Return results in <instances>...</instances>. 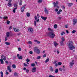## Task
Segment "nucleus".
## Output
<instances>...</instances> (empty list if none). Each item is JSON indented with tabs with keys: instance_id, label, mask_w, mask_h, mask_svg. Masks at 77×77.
Segmentation results:
<instances>
[{
	"instance_id": "f257e3e1",
	"label": "nucleus",
	"mask_w": 77,
	"mask_h": 77,
	"mask_svg": "<svg viewBox=\"0 0 77 77\" xmlns=\"http://www.w3.org/2000/svg\"><path fill=\"white\" fill-rule=\"evenodd\" d=\"M49 31H51V32H49L48 33L49 36H50L51 38H53L55 36V34L54 33V32H54V30L53 29H51V28H48V29Z\"/></svg>"
},
{
	"instance_id": "f03ea898",
	"label": "nucleus",
	"mask_w": 77,
	"mask_h": 77,
	"mask_svg": "<svg viewBox=\"0 0 77 77\" xmlns=\"http://www.w3.org/2000/svg\"><path fill=\"white\" fill-rule=\"evenodd\" d=\"M69 44H68V48L70 50H72L73 49H75V47L73 45V43L71 41L69 42Z\"/></svg>"
},
{
	"instance_id": "7ed1b4c3",
	"label": "nucleus",
	"mask_w": 77,
	"mask_h": 77,
	"mask_svg": "<svg viewBox=\"0 0 77 77\" xmlns=\"http://www.w3.org/2000/svg\"><path fill=\"white\" fill-rule=\"evenodd\" d=\"M33 50L34 52L37 54H40V51L38 48L37 47H35L33 48Z\"/></svg>"
},
{
	"instance_id": "20e7f679",
	"label": "nucleus",
	"mask_w": 77,
	"mask_h": 77,
	"mask_svg": "<svg viewBox=\"0 0 77 77\" xmlns=\"http://www.w3.org/2000/svg\"><path fill=\"white\" fill-rule=\"evenodd\" d=\"M53 4L54 5V7H56V6L57 8H59V7H58L59 6V2L57 1H56V2H54L53 3Z\"/></svg>"
},
{
	"instance_id": "39448f33",
	"label": "nucleus",
	"mask_w": 77,
	"mask_h": 77,
	"mask_svg": "<svg viewBox=\"0 0 77 77\" xmlns=\"http://www.w3.org/2000/svg\"><path fill=\"white\" fill-rule=\"evenodd\" d=\"M37 17H38H38H36V16H35V20L36 21V22H37V23H38L39 21V14H37Z\"/></svg>"
},
{
	"instance_id": "423d86ee",
	"label": "nucleus",
	"mask_w": 77,
	"mask_h": 77,
	"mask_svg": "<svg viewBox=\"0 0 77 77\" xmlns=\"http://www.w3.org/2000/svg\"><path fill=\"white\" fill-rule=\"evenodd\" d=\"M28 30L29 32L31 33H33V29L32 28H28Z\"/></svg>"
},
{
	"instance_id": "0eeeda50",
	"label": "nucleus",
	"mask_w": 77,
	"mask_h": 77,
	"mask_svg": "<svg viewBox=\"0 0 77 77\" xmlns=\"http://www.w3.org/2000/svg\"><path fill=\"white\" fill-rule=\"evenodd\" d=\"M26 5H25L22 7L21 8V12H23L24 11V9H25V7H26Z\"/></svg>"
},
{
	"instance_id": "6e6552de",
	"label": "nucleus",
	"mask_w": 77,
	"mask_h": 77,
	"mask_svg": "<svg viewBox=\"0 0 77 77\" xmlns=\"http://www.w3.org/2000/svg\"><path fill=\"white\" fill-rule=\"evenodd\" d=\"M7 70L9 71L10 72H12V69H11V65H9L7 67Z\"/></svg>"
},
{
	"instance_id": "1a4fd4ad",
	"label": "nucleus",
	"mask_w": 77,
	"mask_h": 77,
	"mask_svg": "<svg viewBox=\"0 0 77 77\" xmlns=\"http://www.w3.org/2000/svg\"><path fill=\"white\" fill-rule=\"evenodd\" d=\"M72 22L73 25H75L77 23V19H73Z\"/></svg>"
},
{
	"instance_id": "9d476101",
	"label": "nucleus",
	"mask_w": 77,
	"mask_h": 77,
	"mask_svg": "<svg viewBox=\"0 0 77 77\" xmlns=\"http://www.w3.org/2000/svg\"><path fill=\"white\" fill-rule=\"evenodd\" d=\"M36 67H33L32 69V72H36Z\"/></svg>"
},
{
	"instance_id": "9b49d317",
	"label": "nucleus",
	"mask_w": 77,
	"mask_h": 77,
	"mask_svg": "<svg viewBox=\"0 0 77 77\" xmlns=\"http://www.w3.org/2000/svg\"><path fill=\"white\" fill-rule=\"evenodd\" d=\"M44 12L45 13H46L47 14H48V11L47 10V9L46 8H45Z\"/></svg>"
},
{
	"instance_id": "f8f14e48",
	"label": "nucleus",
	"mask_w": 77,
	"mask_h": 77,
	"mask_svg": "<svg viewBox=\"0 0 77 77\" xmlns=\"http://www.w3.org/2000/svg\"><path fill=\"white\" fill-rule=\"evenodd\" d=\"M13 29L14 31H15L16 32H19L20 31V30L19 29H17L16 28L14 27Z\"/></svg>"
},
{
	"instance_id": "ddd939ff",
	"label": "nucleus",
	"mask_w": 77,
	"mask_h": 77,
	"mask_svg": "<svg viewBox=\"0 0 77 77\" xmlns=\"http://www.w3.org/2000/svg\"><path fill=\"white\" fill-rule=\"evenodd\" d=\"M41 17L42 20H44V21H46V20H47V17H43L42 16H41Z\"/></svg>"
},
{
	"instance_id": "4468645a",
	"label": "nucleus",
	"mask_w": 77,
	"mask_h": 77,
	"mask_svg": "<svg viewBox=\"0 0 77 77\" xmlns=\"http://www.w3.org/2000/svg\"><path fill=\"white\" fill-rule=\"evenodd\" d=\"M12 3L11 2H9L8 4V6H9V7H11L12 6Z\"/></svg>"
},
{
	"instance_id": "2eb2a0df",
	"label": "nucleus",
	"mask_w": 77,
	"mask_h": 77,
	"mask_svg": "<svg viewBox=\"0 0 77 77\" xmlns=\"http://www.w3.org/2000/svg\"><path fill=\"white\" fill-rule=\"evenodd\" d=\"M0 62H1V64H3L4 62H3V59L1 58L0 59Z\"/></svg>"
},
{
	"instance_id": "dca6fc26",
	"label": "nucleus",
	"mask_w": 77,
	"mask_h": 77,
	"mask_svg": "<svg viewBox=\"0 0 77 77\" xmlns=\"http://www.w3.org/2000/svg\"><path fill=\"white\" fill-rule=\"evenodd\" d=\"M60 45L61 46H63V41H61L60 42Z\"/></svg>"
},
{
	"instance_id": "f3484780",
	"label": "nucleus",
	"mask_w": 77,
	"mask_h": 77,
	"mask_svg": "<svg viewBox=\"0 0 77 77\" xmlns=\"http://www.w3.org/2000/svg\"><path fill=\"white\" fill-rule=\"evenodd\" d=\"M74 64V63H72L71 62L69 63V66H72V65Z\"/></svg>"
},
{
	"instance_id": "a211bd4d",
	"label": "nucleus",
	"mask_w": 77,
	"mask_h": 77,
	"mask_svg": "<svg viewBox=\"0 0 77 77\" xmlns=\"http://www.w3.org/2000/svg\"><path fill=\"white\" fill-rule=\"evenodd\" d=\"M72 5H73L72 3H68V6L69 7H71Z\"/></svg>"
},
{
	"instance_id": "6ab92c4d",
	"label": "nucleus",
	"mask_w": 77,
	"mask_h": 77,
	"mask_svg": "<svg viewBox=\"0 0 77 77\" xmlns=\"http://www.w3.org/2000/svg\"><path fill=\"white\" fill-rule=\"evenodd\" d=\"M54 45L55 47H56L57 45H58V44L56 42H54Z\"/></svg>"
},
{
	"instance_id": "aec40b11",
	"label": "nucleus",
	"mask_w": 77,
	"mask_h": 77,
	"mask_svg": "<svg viewBox=\"0 0 77 77\" xmlns=\"http://www.w3.org/2000/svg\"><path fill=\"white\" fill-rule=\"evenodd\" d=\"M26 15L28 17H29L30 16V14L28 12L26 13Z\"/></svg>"
},
{
	"instance_id": "412c9836",
	"label": "nucleus",
	"mask_w": 77,
	"mask_h": 77,
	"mask_svg": "<svg viewBox=\"0 0 77 77\" xmlns=\"http://www.w3.org/2000/svg\"><path fill=\"white\" fill-rule=\"evenodd\" d=\"M56 61H54V63H55V66H57L58 64L57 63H56Z\"/></svg>"
},
{
	"instance_id": "4be33fe9",
	"label": "nucleus",
	"mask_w": 77,
	"mask_h": 77,
	"mask_svg": "<svg viewBox=\"0 0 77 77\" xmlns=\"http://www.w3.org/2000/svg\"><path fill=\"white\" fill-rule=\"evenodd\" d=\"M17 9V8H14V9L13 10V12L14 13H15V10Z\"/></svg>"
},
{
	"instance_id": "5701e85b",
	"label": "nucleus",
	"mask_w": 77,
	"mask_h": 77,
	"mask_svg": "<svg viewBox=\"0 0 77 77\" xmlns=\"http://www.w3.org/2000/svg\"><path fill=\"white\" fill-rule=\"evenodd\" d=\"M59 70L60 71H65V69H63L62 68H60Z\"/></svg>"
},
{
	"instance_id": "b1692460",
	"label": "nucleus",
	"mask_w": 77,
	"mask_h": 77,
	"mask_svg": "<svg viewBox=\"0 0 77 77\" xmlns=\"http://www.w3.org/2000/svg\"><path fill=\"white\" fill-rule=\"evenodd\" d=\"M34 42H37L38 44H39L40 43V42L38 41V40H34Z\"/></svg>"
},
{
	"instance_id": "393cba45",
	"label": "nucleus",
	"mask_w": 77,
	"mask_h": 77,
	"mask_svg": "<svg viewBox=\"0 0 77 77\" xmlns=\"http://www.w3.org/2000/svg\"><path fill=\"white\" fill-rule=\"evenodd\" d=\"M49 58H47L45 61V63H47V62H48L49 61Z\"/></svg>"
},
{
	"instance_id": "a878e982",
	"label": "nucleus",
	"mask_w": 77,
	"mask_h": 77,
	"mask_svg": "<svg viewBox=\"0 0 77 77\" xmlns=\"http://www.w3.org/2000/svg\"><path fill=\"white\" fill-rule=\"evenodd\" d=\"M1 75V77H3V72H0Z\"/></svg>"
},
{
	"instance_id": "bb28decb",
	"label": "nucleus",
	"mask_w": 77,
	"mask_h": 77,
	"mask_svg": "<svg viewBox=\"0 0 77 77\" xmlns=\"http://www.w3.org/2000/svg\"><path fill=\"white\" fill-rule=\"evenodd\" d=\"M12 66L14 69L16 68V65H15V64H13L12 65Z\"/></svg>"
},
{
	"instance_id": "cd10ccee",
	"label": "nucleus",
	"mask_w": 77,
	"mask_h": 77,
	"mask_svg": "<svg viewBox=\"0 0 77 77\" xmlns=\"http://www.w3.org/2000/svg\"><path fill=\"white\" fill-rule=\"evenodd\" d=\"M5 44H6L7 45H9L11 44L9 42H6Z\"/></svg>"
},
{
	"instance_id": "c85d7f7f",
	"label": "nucleus",
	"mask_w": 77,
	"mask_h": 77,
	"mask_svg": "<svg viewBox=\"0 0 77 77\" xmlns=\"http://www.w3.org/2000/svg\"><path fill=\"white\" fill-rule=\"evenodd\" d=\"M18 59H23V56H20L19 57H18Z\"/></svg>"
},
{
	"instance_id": "c756f323",
	"label": "nucleus",
	"mask_w": 77,
	"mask_h": 77,
	"mask_svg": "<svg viewBox=\"0 0 77 77\" xmlns=\"http://www.w3.org/2000/svg\"><path fill=\"white\" fill-rule=\"evenodd\" d=\"M58 71L59 70H58V69H55V73H57Z\"/></svg>"
},
{
	"instance_id": "7c9ffc66",
	"label": "nucleus",
	"mask_w": 77,
	"mask_h": 77,
	"mask_svg": "<svg viewBox=\"0 0 77 77\" xmlns=\"http://www.w3.org/2000/svg\"><path fill=\"white\" fill-rule=\"evenodd\" d=\"M6 36H7V37H9V32L7 33Z\"/></svg>"
},
{
	"instance_id": "2f4dec72",
	"label": "nucleus",
	"mask_w": 77,
	"mask_h": 77,
	"mask_svg": "<svg viewBox=\"0 0 77 77\" xmlns=\"http://www.w3.org/2000/svg\"><path fill=\"white\" fill-rule=\"evenodd\" d=\"M54 29H56L57 27V25L56 24H55L54 25Z\"/></svg>"
},
{
	"instance_id": "473e14b6",
	"label": "nucleus",
	"mask_w": 77,
	"mask_h": 77,
	"mask_svg": "<svg viewBox=\"0 0 77 77\" xmlns=\"http://www.w3.org/2000/svg\"><path fill=\"white\" fill-rule=\"evenodd\" d=\"M61 39L62 40V41H63V42H64L65 41V38L64 37H62L61 38Z\"/></svg>"
},
{
	"instance_id": "72a5a7b5",
	"label": "nucleus",
	"mask_w": 77,
	"mask_h": 77,
	"mask_svg": "<svg viewBox=\"0 0 77 77\" xmlns=\"http://www.w3.org/2000/svg\"><path fill=\"white\" fill-rule=\"evenodd\" d=\"M76 32V31L74 30H73L72 32V33H75Z\"/></svg>"
},
{
	"instance_id": "f704fd0d",
	"label": "nucleus",
	"mask_w": 77,
	"mask_h": 77,
	"mask_svg": "<svg viewBox=\"0 0 77 77\" xmlns=\"http://www.w3.org/2000/svg\"><path fill=\"white\" fill-rule=\"evenodd\" d=\"M14 76H18V73H17L16 72H15L14 73Z\"/></svg>"
},
{
	"instance_id": "c9c22d12",
	"label": "nucleus",
	"mask_w": 77,
	"mask_h": 77,
	"mask_svg": "<svg viewBox=\"0 0 77 77\" xmlns=\"http://www.w3.org/2000/svg\"><path fill=\"white\" fill-rule=\"evenodd\" d=\"M35 66V63H32L31 64V66L33 67H34Z\"/></svg>"
},
{
	"instance_id": "e433bc0d",
	"label": "nucleus",
	"mask_w": 77,
	"mask_h": 77,
	"mask_svg": "<svg viewBox=\"0 0 77 77\" xmlns=\"http://www.w3.org/2000/svg\"><path fill=\"white\" fill-rule=\"evenodd\" d=\"M3 60L4 61H5L6 60V56H4V58H3Z\"/></svg>"
},
{
	"instance_id": "4c0bfd02",
	"label": "nucleus",
	"mask_w": 77,
	"mask_h": 77,
	"mask_svg": "<svg viewBox=\"0 0 77 77\" xmlns=\"http://www.w3.org/2000/svg\"><path fill=\"white\" fill-rule=\"evenodd\" d=\"M28 44H32V42L31 41H29L28 42Z\"/></svg>"
},
{
	"instance_id": "58836bf2",
	"label": "nucleus",
	"mask_w": 77,
	"mask_h": 77,
	"mask_svg": "<svg viewBox=\"0 0 77 77\" xmlns=\"http://www.w3.org/2000/svg\"><path fill=\"white\" fill-rule=\"evenodd\" d=\"M34 25L35 26H36V20L34 21Z\"/></svg>"
},
{
	"instance_id": "ea45409f",
	"label": "nucleus",
	"mask_w": 77,
	"mask_h": 77,
	"mask_svg": "<svg viewBox=\"0 0 77 77\" xmlns=\"http://www.w3.org/2000/svg\"><path fill=\"white\" fill-rule=\"evenodd\" d=\"M63 34H65V32H61V36H63Z\"/></svg>"
},
{
	"instance_id": "a19ab883",
	"label": "nucleus",
	"mask_w": 77,
	"mask_h": 77,
	"mask_svg": "<svg viewBox=\"0 0 77 77\" xmlns=\"http://www.w3.org/2000/svg\"><path fill=\"white\" fill-rule=\"evenodd\" d=\"M68 25H65V28H68Z\"/></svg>"
},
{
	"instance_id": "79ce46f5",
	"label": "nucleus",
	"mask_w": 77,
	"mask_h": 77,
	"mask_svg": "<svg viewBox=\"0 0 77 77\" xmlns=\"http://www.w3.org/2000/svg\"><path fill=\"white\" fill-rule=\"evenodd\" d=\"M17 6H18V5H17V4L14 5V7H15V8H17Z\"/></svg>"
},
{
	"instance_id": "37998d69",
	"label": "nucleus",
	"mask_w": 77,
	"mask_h": 77,
	"mask_svg": "<svg viewBox=\"0 0 77 77\" xmlns=\"http://www.w3.org/2000/svg\"><path fill=\"white\" fill-rule=\"evenodd\" d=\"M26 62H30V59L27 58L26 59Z\"/></svg>"
},
{
	"instance_id": "c03bdc74",
	"label": "nucleus",
	"mask_w": 77,
	"mask_h": 77,
	"mask_svg": "<svg viewBox=\"0 0 77 77\" xmlns=\"http://www.w3.org/2000/svg\"><path fill=\"white\" fill-rule=\"evenodd\" d=\"M42 0H38V3H42Z\"/></svg>"
},
{
	"instance_id": "a18cd8bd",
	"label": "nucleus",
	"mask_w": 77,
	"mask_h": 77,
	"mask_svg": "<svg viewBox=\"0 0 77 77\" xmlns=\"http://www.w3.org/2000/svg\"><path fill=\"white\" fill-rule=\"evenodd\" d=\"M58 64L59 65H62V62H59L58 63Z\"/></svg>"
},
{
	"instance_id": "49530a36",
	"label": "nucleus",
	"mask_w": 77,
	"mask_h": 77,
	"mask_svg": "<svg viewBox=\"0 0 77 77\" xmlns=\"http://www.w3.org/2000/svg\"><path fill=\"white\" fill-rule=\"evenodd\" d=\"M9 23H10V21H8L7 22V24H9Z\"/></svg>"
},
{
	"instance_id": "de8ad7c7",
	"label": "nucleus",
	"mask_w": 77,
	"mask_h": 77,
	"mask_svg": "<svg viewBox=\"0 0 77 77\" xmlns=\"http://www.w3.org/2000/svg\"><path fill=\"white\" fill-rule=\"evenodd\" d=\"M26 72H27V73H28V72H29V70L28 69H26Z\"/></svg>"
},
{
	"instance_id": "09e8293b",
	"label": "nucleus",
	"mask_w": 77,
	"mask_h": 77,
	"mask_svg": "<svg viewBox=\"0 0 77 77\" xmlns=\"http://www.w3.org/2000/svg\"><path fill=\"white\" fill-rule=\"evenodd\" d=\"M29 53L31 54H33V52H32V51H30L29 52Z\"/></svg>"
},
{
	"instance_id": "8fccbe9b",
	"label": "nucleus",
	"mask_w": 77,
	"mask_h": 77,
	"mask_svg": "<svg viewBox=\"0 0 77 77\" xmlns=\"http://www.w3.org/2000/svg\"><path fill=\"white\" fill-rule=\"evenodd\" d=\"M40 58H41V57L40 56H38L37 57V59H39Z\"/></svg>"
},
{
	"instance_id": "3c124183",
	"label": "nucleus",
	"mask_w": 77,
	"mask_h": 77,
	"mask_svg": "<svg viewBox=\"0 0 77 77\" xmlns=\"http://www.w3.org/2000/svg\"><path fill=\"white\" fill-rule=\"evenodd\" d=\"M49 77H55V76L53 75H50L49 76Z\"/></svg>"
},
{
	"instance_id": "603ef678",
	"label": "nucleus",
	"mask_w": 77,
	"mask_h": 77,
	"mask_svg": "<svg viewBox=\"0 0 77 77\" xmlns=\"http://www.w3.org/2000/svg\"><path fill=\"white\" fill-rule=\"evenodd\" d=\"M50 70L51 71H53V68L52 67H51L50 69Z\"/></svg>"
},
{
	"instance_id": "864d4df0",
	"label": "nucleus",
	"mask_w": 77,
	"mask_h": 77,
	"mask_svg": "<svg viewBox=\"0 0 77 77\" xmlns=\"http://www.w3.org/2000/svg\"><path fill=\"white\" fill-rule=\"evenodd\" d=\"M24 66H27V64H26V63H24Z\"/></svg>"
},
{
	"instance_id": "5fc2aeb1",
	"label": "nucleus",
	"mask_w": 77,
	"mask_h": 77,
	"mask_svg": "<svg viewBox=\"0 0 77 77\" xmlns=\"http://www.w3.org/2000/svg\"><path fill=\"white\" fill-rule=\"evenodd\" d=\"M8 17H5H5H3V18H4V19H6V18H8Z\"/></svg>"
},
{
	"instance_id": "6e6d98bb",
	"label": "nucleus",
	"mask_w": 77,
	"mask_h": 77,
	"mask_svg": "<svg viewBox=\"0 0 77 77\" xmlns=\"http://www.w3.org/2000/svg\"><path fill=\"white\" fill-rule=\"evenodd\" d=\"M5 63H7V64H8V63H9V62H8V61L7 60H6L5 61Z\"/></svg>"
},
{
	"instance_id": "4d7b16f0",
	"label": "nucleus",
	"mask_w": 77,
	"mask_h": 77,
	"mask_svg": "<svg viewBox=\"0 0 77 77\" xmlns=\"http://www.w3.org/2000/svg\"><path fill=\"white\" fill-rule=\"evenodd\" d=\"M55 12H57V11H58V9L56 8L55 9Z\"/></svg>"
},
{
	"instance_id": "13d9d810",
	"label": "nucleus",
	"mask_w": 77,
	"mask_h": 77,
	"mask_svg": "<svg viewBox=\"0 0 77 77\" xmlns=\"http://www.w3.org/2000/svg\"><path fill=\"white\" fill-rule=\"evenodd\" d=\"M8 40V38L7 37H5V41H7Z\"/></svg>"
},
{
	"instance_id": "bf43d9fd",
	"label": "nucleus",
	"mask_w": 77,
	"mask_h": 77,
	"mask_svg": "<svg viewBox=\"0 0 77 77\" xmlns=\"http://www.w3.org/2000/svg\"><path fill=\"white\" fill-rule=\"evenodd\" d=\"M6 75H8L9 74V73L7 71L6 72Z\"/></svg>"
},
{
	"instance_id": "052dcab7",
	"label": "nucleus",
	"mask_w": 77,
	"mask_h": 77,
	"mask_svg": "<svg viewBox=\"0 0 77 77\" xmlns=\"http://www.w3.org/2000/svg\"><path fill=\"white\" fill-rule=\"evenodd\" d=\"M18 50L19 51H21V48H18Z\"/></svg>"
},
{
	"instance_id": "680f3d73",
	"label": "nucleus",
	"mask_w": 77,
	"mask_h": 77,
	"mask_svg": "<svg viewBox=\"0 0 77 77\" xmlns=\"http://www.w3.org/2000/svg\"><path fill=\"white\" fill-rule=\"evenodd\" d=\"M57 14H58V15H59V14H60V12L59 11L57 12Z\"/></svg>"
},
{
	"instance_id": "e2e57ef3",
	"label": "nucleus",
	"mask_w": 77,
	"mask_h": 77,
	"mask_svg": "<svg viewBox=\"0 0 77 77\" xmlns=\"http://www.w3.org/2000/svg\"><path fill=\"white\" fill-rule=\"evenodd\" d=\"M61 18H62V17H58V20H61Z\"/></svg>"
},
{
	"instance_id": "0e129e2a",
	"label": "nucleus",
	"mask_w": 77,
	"mask_h": 77,
	"mask_svg": "<svg viewBox=\"0 0 77 77\" xmlns=\"http://www.w3.org/2000/svg\"><path fill=\"white\" fill-rule=\"evenodd\" d=\"M19 5L20 6H21V5H22V2H20L19 3Z\"/></svg>"
},
{
	"instance_id": "69168bd1",
	"label": "nucleus",
	"mask_w": 77,
	"mask_h": 77,
	"mask_svg": "<svg viewBox=\"0 0 77 77\" xmlns=\"http://www.w3.org/2000/svg\"><path fill=\"white\" fill-rule=\"evenodd\" d=\"M43 57H46V54H45L43 56Z\"/></svg>"
},
{
	"instance_id": "338daca9",
	"label": "nucleus",
	"mask_w": 77,
	"mask_h": 77,
	"mask_svg": "<svg viewBox=\"0 0 77 77\" xmlns=\"http://www.w3.org/2000/svg\"><path fill=\"white\" fill-rule=\"evenodd\" d=\"M12 26H10L9 27V29H12Z\"/></svg>"
},
{
	"instance_id": "774afa93",
	"label": "nucleus",
	"mask_w": 77,
	"mask_h": 77,
	"mask_svg": "<svg viewBox=\"0 0 77 77\" xmlns=\"http://www.w3.org/2000/svg\"><path fill=\"white\" fill-rule=\"evenodd\" d=\"M3 57H4V55H2L1 56V58L3 59Z\"/></svg>"
}]
</instances>
